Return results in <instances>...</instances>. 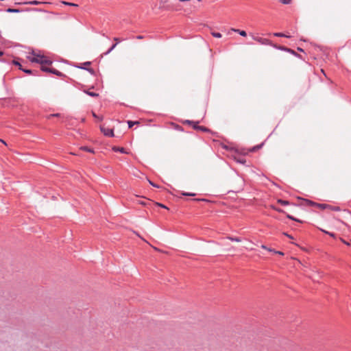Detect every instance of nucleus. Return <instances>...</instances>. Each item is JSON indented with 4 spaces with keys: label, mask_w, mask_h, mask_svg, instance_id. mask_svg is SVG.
<instances>
[{
    "label": "nucleus",
    "mask_w": 351,
    "mask_h": 351,
    "mask_svg": "<svg viewBox=\"0 0 351 351\" xmlns=\"http://www.w3.org/2000/svg\"><path fill=\"white\" fill-rule=\"evenodd\" d=\"M29 60L32 62H36L43 65H51L52 61L45 56L37 55L36 57L29 58Z\"/></svg>",
    "instance_id": "obj_1"
},
{
    "label": "nucleus",
    "mask_w": 351,
    "mask_h": 351,
    "mask_svg": "<svg viewBox=\"0 0 351 351\" xmlns=\"http://www.w3.org/2000/svg\"><path fill=\"white\" fill-rule=\"evenodd\" d=\"M305 202L307 205L313 206H315L322 210L326 209V208H329V204H319V203H316V202H312V201L308 200V199H306Z\"/></svg>",
    "instance_id": "obj_2"
},
{
    "label": "nucleus",
    "mask_w": 351,
    "mask_h": 351,
    "mask_svg": "<svg viewBox=\"0 0 351 351\" xmlns=\"http://www.w3.org/2000/svg\"><path fill=\"white\" fill-rule=\"evenodd\" d=\"M252 38L254 40L257 41L258 43H259L261 45H267L272 46L273 43L271 40H269V39L263 38L261 37H257V36H252Z\"/></svg>",
    "instance_id": "obj_3"
},
{
    "label": "nucleus",
    "mask_w": 351,
    "mask_h": 351,
    "mask_svg": "<svg viewBox=\"0 0 351 351\" xmlns=\"http://www.w3.org/2000/svg\"><path fill=\"white\" fill-rule=\"evenodd\" d=\"M101 132L106 136H114V132L112 129L106 128L104 125L100 126Z\"/></svg>",
    "instance_id": "obj_4"
},
{
    "label": "nucleus",
    "mask_w": 351,
    "mask_h": 351,
    "mask_svg": "<svg viewBox=\"0 0 351 351\" xmlns=\"http://www.w3.org/2000/svg\"><path fill=\"white\" fill-rule=\"evenodd\" d=\"M49 2H45V1H25L22 3H16V4H24V5H38L40 4H49Z\"/></svg>",
    "instance_id": "obj_5"
},
{
    "label": "nucleus",
    "mask_w": 351,
    "mask_h": 351,
    "mask_svg": "<svg viewBox=\"0 0 351 351\" xmlns=\"http://www.w3.org/2000/svg\"><path fill=\"white\" fill-rule=\"evenodd\" d=\"M199 122H195V125H193V128L195 129V130H201V131H203V132H208L209 131V129L204 127V126H199L198 125Z\"/></svg>",
    "instance_id": "obj_6"
},
{
    "label": "nucleus",
    "mask_w": 351,
    "mask_h": 351,
    "mask_svg": "<svg viewBox=\"0 0 351 351\" xmlns=\"http://www.w3.org/2000/svg\"><path fill=\"white\" fill-rule=\"evenodd\" d=\"M230 30L232 31V32L239 33L242 36H247V33L244 30H240L239 29H234V28H231Z\"/></svg>",
    "instance_id": "obj_7"
},
{
    "label": "nucleus",
    "mask_w": 351,
    "mask_h": 351,
    "mask_svg": "<svg viewBox=\"0 0 351 351\" xmlns=\"http://www.w3.org/2000/svg\"><path fill=\"white\" fill-rule=\"evenodd\" d=\"M272 47H274V48H276L278 49L285 51H287V49H288L286 47L277 45L276 44H274V43H272Z\"/></svg>",
    "instance_id": "obj_8"
},
{
    "label": "nucleus",
    "mask_w": 351,
    "mask_h": 351,
    "mask_svg": "<svg viewBox=\"0 0 351 351\" xmlns=\"http://www.w3.org/2000/svg\"><path fill=\"white\" fill-rule=\"evenodd\" d=\"M84 92L86 94H87V95H88L89 96H91V97H97L99 96V94H98V93H95V92H90V91H89V90H84Z\"/></svg>",
    "instance_id": "obj_9"
},
{
    "label": "nucleus",
    "mask_w": 351,
    "mask_h": 351,
    "mask_svg": "<svg viewBox=\"0 0 351 351\" xmlns=\"http://www.w3.org/2000/svg\"><path fill=\"white\" fill-rule=\"evenodd\" d=\"M263 145V143H261L260 145H256V146H254L253 147H252L250 149V152H256L258 151L259 149H261Z\"/></svg>",
    "instance_id": "obj_10"
},
{
    "label": "nucleus",
    "mask_w": 351,
    "mask_h": 351,
    "mask_svg": "<svg viewBox=\"0 0 351 351\" xmlns=\"http://www.w3.org/2000/svg\"><path fill=\"white\" fill-rule=\"evenodd\" d=\"M112 150L114 152H119L121 153H127L123 147H113Z\"/></svg>",
    "instance_id": "obj_11"
},
{
    "label": "nucleus",
    "mask_w": 351,
    "mask_h": 351,
    "mask_svg": "<svg viewBox=\"0 0 351 351\" xmlns=\"http://www.w3.org/2000/svg\"><path fill=\"white\" fill-rule=\"evenodd\" d=\"M49 73H53V74H55V75H56L58 76H62L63 75V74L61 72H60V71H57V70H56L54 69H52V68L50 69V72Z\"/></svg>",
    "instance_id": "obj_12"
},
{
    "label": "nucleus",
    "mask_w": 351,
    "mask_h": 351,
    "mask_svg": "<svg viewBox=\"0 0 351 351\" xmlns=\"http://www.w3.org/2000/svg\"><path fill=\"white\" fill-rule=\"evenodd\" d=\"M26 11H35V12H47L46 10L41 8H26Z\"/></svg>",
    "instance_id": "obj_13"
},
{
    "label": "nucleus",
    "mask_w": 351,
    "mask_h": 351,
    "mask_svg": "<svg viewBox=\"0 0 351 351\" xmlns=\"http://www.w3.org/2000/svg\"><path fill=\"white\" fill-rule=\"evenodd\" d=\"M6 12H10V13H18V12H20L21 10L19 9L8 8L6 10Z\"/></svg>",
    "instance_id": "obj_14"
},
{
    "label": "nucleus",
    "mask_w": 351,
    "mask_h": 351,
    "mask_svg": "<svg viewBox=\"0 0 351 351\" xmlns=\"http://www.w3.org/2000/svg\"><path fill=\"white\" fill-rule=\"evenodd\" d=\"M287 52L291 53V54L294 55L295 56L301 58V56L300 54L297 53L295 51H293L291 49L288 48L287 49Z\"/></svg>",
    "instance_id": "obj_15"
},
{
    "label": "nucleus",
    "mask_w": 351,
    "mask_h": 351,
    "mask_svg": "<svg viewBox=\"0 0 351 351\" xmlns=\"http://www.w3.org/2000/svg\"><path fill=\"white\" fill-rule=\"evenodd\" d=\"M278 203L282 206H287V205L289 204V202L288 201L280 199L278 200Z\"/></svg>",
    "instance_id": "obj_16"
},
{
    "label": "nucleus",
    "mask_w": 351,
    "mask_h": 351,
    "mask_svg": "<svg viewBox=\"0 0 351 351\" xmlns=\"http://www.w3.org/2000/svg\"><path fill=\"white\" fill-rule=\"evenodd\" d=\"M62 3L64 4V5H69V6H74V7H77L78 6L77 4H75V3H69V2H67V1H62Z\"/></svg>",
    "instance_id": "obj_17"
},
{
    "label": "nucleus",
    "mask_w": 351,
    "mask_h": 351,
    "mask_svg": "<svg viewBox=\"0 0 351 351\" xmlns=\"http://www.w3.org/2000/svg\"><path fill=\"white\" fill-rule=\"evenodd\" d=\"M128 124L129 128H132L134 125H138L139 124L138 121H128Z\"/></svg>",
    "instance_id": "obj_18"
},
{
    "label": "nucleus",
    "mask_w": 351,
    "mask_h": 351,
    "mask_svg": "<svg viewBox=\"0 0 351 351\" xmlns=\"http://www.w3.org/2000/svg\"><path fill=\"white\" fill-rule=\"evenodd\" d=\"M328 208L331 210H334V211H340L341 210V208L339 206H333L331 205H329V208Z\"/></svg>",
    "instance_id": "obj_19"
},
{
    "label": "nucleus",
    "mask_w": 351,
    "mask_h": 351,
    "mask_svg": "<svg viewBox=\"0 0 351 351\" xmlns=\"http://www.w3.org/2000/svg\"><path fill=\"white\" fill-rule=\"evenodd\" d=\"M274 36H278V37H287V38H290V36L286 35V34H282V33H274Z\"/></svg>",
    "instance_id": "obj_20"
},
{
    "label": "nucleus",
    "mask_w": 351,
    "mask_h": 351,
    "mask_svg": "<svg viewBox=\"0 0 351 351\" xmlns=\"http://www.w3.org/2000/svg\"><path fill=\"white\" fill-rule=\"evenodd\" d=\"M172 125L175 130H177L179 131H183V128H182V126H180L178 124H176V123H172Z\"/></svg>",
    "instance_id": "obj_21"
},
{
    "label": "nucleus",
    "mask_w": 351,
    "mask_h": 351,
    "mask_svg": "<svg viewBox=\"0 0 351 351\" xmlns=\"http://www.w3.org/2000/svg\"><path fill=\"white\" fill-rule=\"evenodd\" d=\"M180 194L184 196H191L193 197L195 196V193H185V192H181Z\"/></svg>",
    "instance_id": "obj_22"
},
{
    "label": "nucleus",
    "mask_w": 351,
    "mask_h": 351,
    "mask_svg": "<svg viewBox=\"0 0 351 351\" xmlns=\"http://www.w3.org/2000/svg\"><path fill=\"white\" fill-rule=\"evenodd\" d=\"M80 149H82V150H84L86 152H90V153H94V150L93 149H90V148L88 147H82Z\"/></svg>",
    "instance_id": "obj_23"
},
{
    "label": "nucleus",
    "mask_w": 351,
    "mask_h": 351,
    "mask_svg": "<svg viewBox=\"0 0 351 351\" xmlns=\"http://www.w3.org/2000/svg\"><path fill=\"white\" fill-rule=\"evenodd\" d=\"M228 239L232 241L240 242L241 240L238 237H228Z\"/></svg>",
    "instance_id": "obj_24"
},
{
    "label": "nucleus",
    "mask_w": 351,
    "mask_h": 351,
    "mask_svg": "<svg viewBox=\"0 0 351 351\" xmlns=\"http://www.w3.org/2000/svg\"><path fill=\"white\" fill-rule=\"evenodd\" d=\"M321 230H322V232H324V233H326V234H327L330 235V237H333V238H336V235H335V234H334V233H332V232H330L326 231V230H322V229H321Z\"/></svg>",
    "instance_id": "obj_25"
},
{
    "label": "nucleus",
    "mask_w": 351,
    "mask_h": 351,
    "mask_svg": "<svg viewBox=\"0 0 351 351\" xmlns=\"http://www.w3.org/2000/svg\"><path fill=\"white\" fill-rule=\"evenodd\" d=\"M50 69L51 68L47 67V65H43L41 66V70L45 72H50Z\"/></svg>",
    "instance_id": "obj_26"
},
{
    "label": "nucleus",
    "mask_w": 351,
    "mask_h": 351,
    "mask_svg": "<svg viewBox=\"0 0 351 351\" xmlns=\"http://www.w3.org/2000/svg\"><path fill=\"white\" fill-rule=\"evenodd\" d=\"M211 34L215 38H221V34L218 32H211Z\"/></svg>",
    "instance_id": "obj_27"
},
{
    "label": "nucleus",
    "mask_w": 351,
    "mask_h": 351,
    "mask_svg": "<svg viewBox=\"0 0 351 351\" xmlns=\"http://www.w3.org/2000/svg\"><path fill=\"white\" fill-rule=\"evenodd\" d=\"M287 218H289V219H290L291 220L296 221L302 223V221L300 220L294 218L293 216H291L290 215H287Z\"/></svg>",
    "instance_id": "obj_28"
},
{
    "label": "nucleus",
    "mask_w": 351,
    "mask_h": 351,
    "mask_svg": "<svg viewBox=\"0 0 351 351\" xmlns=\"http://www.w3.org/2000/svg\"><path fill=\"white\" fill-rule=\"evenodd\" d=\"M184 123L192 125L193 126L195 125V122L190 121V120H186L184 121Z\"/></svg>",
    "instance_id": "obj_29"
},
{
    "label": "nucleus",
    "mask_w": 351,
    "mask_h": 351,
    "mask_svg": "<svg viewBox=\"0 0 351 351\" xmlns=\"http://www.w3.org/2000/svg\"><path fill=\"white\" fill-rule=\"evenodd\" d=\"M13 64L16 65V66H18L19 69L23 70L22 66H21V64L19 62H17L16 60H14L13 61Z\"/></svg>",
    "instance_id": "obj_30"
},
{
    "label": "nucleus",
    "mask_w": 351,
    "mask_h": 351,
    "mask_svg": "<svg viewBox=\"0 0 351 351\" xmlns=\"http://www.w3.org/2000/svg\"><path fill=\"white\" fill-rule=\"evenodd\" d=\"M280 1L283 4H289L291 2V0H280Z\"/></svg>",
    "instance_id": "obj_31"
},
{
    "label": "nucleus",
    "mask_w": 351,
    "mask_h": 351,
    "mask_svg": "<svg viewBox=\"0 0 351 351\" xmlns=\"http://www.w3.org/2000/svg\"><path fill=\"white\" fill-rule=\"evenodd\" d=\"M116 46H117V43L112 45V47L109 49V50L106 53V54L109 53L112 50H113L115 48Z\"/></svg>",
    "instance_id": "obj_32"
},
{
    "label": "nucleus",
    "mask_w": 351,
    "mask_h": 351,
    "mask_svg": "<svg viewBox=\"0 0 351 351\" xmlns=\"http://www.w3.org/2000/svg\"><path fill=\"white\" fill-rule=\"evenodd\" d=\"M93 116L96 118V119H98L99 121H102L103 120V117H99L95 112H93Z\"/></svg>",
    "instance_id": "obj_33"
},
{
    "label": "nucleus",
    "mask_w": 351,
    "mask_h": 351,
    "mask_svg": "<svg viewBox=\"0 0 351 351\" xmlns=\"http://www.w3.org/2000/svg\"><path fill=\"white\" fill-rule=\"evenodd\" d=\"M60 116V114H58V113H57V114H51L49 115L48 119H50L51 117H58Z\"/></svg>",
    "instance_id": "obj_34"
},
{
    "label": "nucleus",
    "mask_w": 351,
    "mask_h": 351,
    "mask_svg": "<svg viewBox=\"0 0 351 351\" xmlns=\"http://www.w3.org/2000/svg\"><path fill=\"white\" fill-rule=\"evenodd\" d=\"M156 205L160 206V207H161V208H164L168 209V208L166 206H165V205H163L162 204L156 203Z\"/></svg>",
    "instance_id": "obj_35"
},
{
    "label": "nucleus",
    "mask_w": 351,
    "mask_h": 351,
    "mask_svg": "<svg viewBox=\"0 0 351 351\" xmlns=\"http://www.w3.org/2000/svg\"><path fill=\"white\" fill-rule=\"evenodd\" d=\"M25 73H27V74H31L32 73V71L29 69H23V70Z\"/></svg>",
    "instance_id": "obj_36"
},
{
    "label": "nucleus",
    "mask_w": 351,
    "mask_h": 351,
    "mask_svg": "<svg viewBox=\"0 0 351 351\" xmlns=\"http://www.w3.org/2000/svg\"><path fill=\"white\" fill-rule=\"evenodd\" d=\"M340 240L341 241H342L344 244L347 245H350V243L346 241L343 239L342 238H340Z\"/></svg>",
    "instance_id": "obj_37"
},
{
    "label": "nucleus",
    "mask_w": 351,
    "mask_h": 351,
    "mask_svg": "<svg viewBox=\"0 0 351 351\" xmlns=\"http://www.w3.org/2000/svg\"><path fill=\"white\" fill-rule=\"evenodd\" d=\"M237 160L239 162H241V163H245V160L243 159V158H239V159H237Z\"/></svg>",
    "instance_id": "obj_38"
},
{
    "label": "nucleus",
    "mask_w": 351,
    "mask_h": 351,
    "mask_svg": "<svg viewBox=\"0 0 351 351\" xmlns=\"http://www.w3.org/2000/svg\"><path fill=\"white\" fill-rule=\"evenodd\" d=\"M114 40L116 42V43L117 44L118 43L121 42V39L119 38H114Z\"/></svg>",
    "instance_id": "obj_39"
},
{
    "label": "nucleus",
    "mask_w": 351,
    "mask_h": 351,
    "mask_svg": "<svg viewBox=\"0 0 351 351\" xmlns=\"http://www.w3.org/2000/svg\"><path fill=\"white\" fill-rule=\"evenodd\" d=\"M275 254H277L281 255V256L284 255V253L282 252H280V251H275Z\"/></svg>",
    "instance_id": "obj_40"
},
{
    "label": "nucleus",
    "mask_w": 351,
    "mask_h": 351,
    "mask_svg": "<svg viewBox=\"0 0 351 351\" xmlns=\"http://www.w3.org/2000/svg\"><path fill=\"white\" fill-rule=\"evenodd\" d=\"M274 208L276 211H278V212H279V213H284L283 210H282L281 208H275V207H274Z\"/></svg>",
    "instance_id": "obj_41"
},
{
    "label": "nucleus",
    "mask_w": 351,
    "mask_h": 351,
    "mask_svg": "<svg viewBox=\"0 0 351 351\" xmlns=\"http://www.w3.org/2000/svg\"><path fill=\"white\" fill-rule=\"evenodd\" d=\"M149 182L151 185H152L153 186H155V187H157L158 188L159 186L156 184H155L154 183H153L152 181L149 180Z\"/></svg>",
    "instance_id": "obj_42"
},
{
    "label": "nucleus",
    "mask_w": 351,
    "mask_h": 351,
    "mask_svg": "<svg viewBox=\"0 0 351 351\" xmlns=\"http://www.w3.org/2000/svg\"><path fill=\"white\" fill-rule=\"evenodd\" d=\"M88 71L91 73L92 74H94L95 71L93 69H88Z\"/></svg>",
    "instance_id": "obj_43"
},
{
    "label": "nucleus",
    "mask_w": 351,
    "mask_h": 351,
    "mask_svg": "<svg viewBox=\"0 0 351 351\" xmlns=\"http://www.w3.org/2000/svg\"><path fill=\"white\" fill-rule=\"evenodd\" d=\"M143 38H144L143 36H141V35L136 36V38L139 39V40L143 39Z\"/></svg>",
    "instance_id": "obj_44"
},
{
    "label": "nucleus",
    "mask_w": 351,
    "mask_h": 351,
    "mask_svg": "<svg viewBox=\"0 0 351 351\" xmlns=\"http://www.w3.org/2000/svg\"><path fill=\"white\" fill-rule=\"evenodd\" d=\"M194 201H206V199H193Z\"/></svg>",
    "instance_id": "obj_45"
},
{
    "label": "nucleus",
    "mask_w": 351,
    "mask_h": 351,
    "mask_svg": "<svg viewBox=\"0 0 351 351\" xmlns=\"http://www.w3.org/2000/svg\"><path fill=\"white\" fill-rule=\"evenodd\" d=\"M284 234L286 235L287 237H288L290 239H293V237L291 235L288 234L287 233H284Z\"/></svg>",
    "instance_id": "obj_46"
},
{
    "label": "nucleus",
    "mask_w": 351,
    "mask_h": 351,
    "mask_svg": "<svg viewBox=\"0 0 351 351\" xmlns=\"http://www.w3.org/2000/svg\"><path fill=\"white\" fill-rule=\"evenodd\" d=\"M84 64L85 66L90 65V62H86L84 63Z\"/></svg>",
    "instance_id": "obj_47"
},
{
    "label": "nucleus",
    "mask_w": 351,
    "mask_h": 351,
    "mask_svg": "<svg viewBox=\"0 0 351 351\" xmlns=\"http://www.w3.org/2000/svg\"><path fill=\"white\" fill-rule=\"evenodd\" d=\"M261 247H262L263 249H265V250H267V249H268V247H267V246L264 245H261Z\"/></svg>",
    "instance_id": "obj_48"
},
{
    "label": "nucleus",
    "mask_w": 351,
    "mask_h": 351,
    "mask_svg": "<svg viewBox=\"0 0 351 351\" xmlns=\"http://www.w3.org/2000/svg\"><path fill=\"white\" fill-rule=\"evenodd\" d=\"M267 250L269 251V252H273L274 253H275V251H276V250H274L273 249H271V248H268Z\"/></svg>",
    "instance_id": "obj_49"
},
{
    "label": "nucleus",
    "mask_w": 351,
    "mask_h": 351,
    "mask_svg": "<svg viewBox=\"0 0 351 351\" xmlns=\"http://www.w3.org/2000/svg\"><path fill=\"white\" fill-rule=\"evenodd\" d=\"M298 49V51H304V50H303L302 48H300V47H298V49Z\"/></svg>",
    "instance_id": "obj_50"
},
{
    "label": "nucleus",
    "mask_w": 351,
    "mask_h": 351,
    "mask_svg": "<svg viewBox=\"0 0 351 351\" xmlns=\"http://www.w3.org/2000/svg\"><path fill=\"white\" fill-rule=\"evenodd\" d=\"M0 142L3 143L5 145H7L6 143L2 139H0Z\"/></svg>",
    "instance_id": "obj_51"
},
{
    "label": "nucleus",
    "mask_w": 351,
    "mask_h": 351,
    "mask_svg": "<svg viewBox=\"0 0 351 351\" xmlns=\"http://www.w3.org/2000/svg\"><path fill=\"white\" fill-rule=\"evenodd\" d=\"M140 204H142V205H146V203L144 202H140Z\"/></svg>",
    "instance_id": "obj_52"
},
{
    "label": "nucleus",
    "mask_w": 351,
    "mask_h": 351,
    "mask_svg": "<svg viewBox=\"0 0 351 351\" xmlns=\"http://www.w3.org/2000/svg\"><path fill=\"white\" fill-rule=\"evenodd\" d=\"M153 248H154L155 250H156V251H159V249H158V248H157V247H153Z\"/></svg>",
    "instance_id": "obj_53"
},
{
    "label": "nucleus",
    "mask_w": 351,
    "mask_h": 351,
    "mask_svg": "<svg viewBox=\"0 0 351 351\" xmlns=\"http://www.w3.org/2000/svg\"><path fill=\"white\" fill-rule=\"evenodd\" d=\"M77 67L80 68V69H84V67L82 66H77Z\"/></svg>",
    "instance_id": "obj_54"
},
{
    "label": "nucleus",
    "mask_w": 351,
    "mask_h": 351,
    "mask_svg": "<svg viewBox=\"0 0 351 351\" xmlns=\"http://www.w3.org/2000/svg\"><path fill=\"white\" fill-rule=\"evenodd\" d=\"M3 54V51H0V56H2Z\"/></svg>",
    "instance_id": "obj_55"
}]
</instances>
